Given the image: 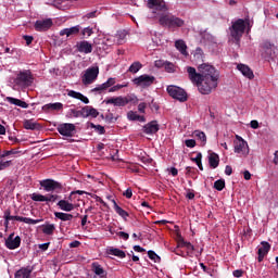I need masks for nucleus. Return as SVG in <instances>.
<instances>
[{
	"instance_id": "obj_33",
	"label": "nucleus",
	"mask_w": 278,
	"mask_h": 278,
	"mask_svg": "<svg viewBox=\"0 0 278 278\" xmlns=\"http://www.w3.org/2000/svg\"><path fill=\"white\" fill-rule=\"evenodd\" d=\"M112 203H113V208L116 212V214H118V216H121L122 218H127L129 216V213L123 210V207L118 206V204L116 203V200H112Z\"/></svg>"
},
{
	"instance_id": "obj_11",
	"label": "nucleus",
	"mask_w": 278,
	"mask_h": 278,
	"mask_svg": "<svg viewBox=\"0 0 278 278\" xmlns=\"http://www.w3.org/2000/svg\"><path fill=\"white\" fill-rule=\"evenodd\" d=\"M4 244L7 249H9L10 251H14V249H18V247H21V237L20 236L14 237V232H12L5 239Z\"/></svg>"
},
{
	"instance_id": "obj_48",
	"label": "nucleus",
	"mask_w": 278,
	"mask_h": 278,
	"mask_svg": "<svg viewBox=\"0 0 278 278\" xmlns=\"http://www.w3.org/2000/svg\"><path fill=\"white\" fill-rule=\"evenodd\" d=\"M10 155H16V150H8L0 153V159L3 160V157H8Z\"/></svg>"
},
{
	"instance_id": "obj_26",
	"label": "nucleus",
	"mask_w": 278,
	"mask_h": 278,
	"mask_svg": "<svg viewBox=\"0 0 278 278\" xmlns=\"http://www.w3.org/2000/svg\"><path fill=\"white\" fill-rule=\"evenodd\" d=\"M175 47L181 55H185V58H188V46L186 45V41L184 39H178L175 41Z\"/></svg>"
},
{
	"instance_id": "obj_23",
	"label": "nucleus",
	"mask_w": 278,
	"mask_h": 278,
	"mask_svg": "<svg viewBox=\"0 0 278 278\" xmlns=\"http://www.w3.org/2000/svg\"><path fill=\"white\" fill-rule=\"evenodd\" d=\"M91 268H92V271L94 273V275H97L98 277H100V278L108 277V271H105L103 269V266H101V264H99L98 262L92 263Z\"/></svg>"
},
{
	"instance_id": "obj_32",
	"label": "nucleus",
	"mask_w": 278,
	"mask_h": 278,
	"mask_svg": "<svg viewBox=\"0 0 278 278\" xmlns=\"http://www.w3.org/2000/svg\"><path fill=\"white\" fill-rule=\"evenodd\" d=\"M193 137L197 138V140L201 141L202 147H205L207 144V136H205V132L201 130L193 131Z\"/></svg>"
},
{
	"instance_id": "obj_42",
	"label": "nucleus",
	"mask_w": 278,
	"mask_h": 278,
	"mask_svg": "<svg viewBox=\"0 0 278 278\" xmlns=\"http://www.w3.org/2000/svg\"><path fill=\"white\" fill-rule=\"evenodd\" d=\"M215 190H218V192L223 191L225 189V180L219 179L214 182Z\"/></svg>"
},
{
	"instance_id": "obj_16",
	"label": "nucleus",
	"mask_w": 278,
	"mask_h": 278,
	"mask_svg": "<svg viewBox=\"0 0 278 278\" xmlns=\"http://www.w3.org/2000/svg\"><path fill=\"white\" fill-rule=\"evenodd\" d=\"M76 50L78 53H85L88 55V53H92V43L86 40L78 41L76 43Z\"/></svg>"
},
{
	"instance_id": "obj_57",
	"label": "nucleus",
	"mask_w": 278,
	"mask_h": 278,
	"mask_svg": "<svg viewBox=\"0 0 278 278\" xmlns=\"http://www.w3.org/2000/svg\"><path fill=\"white\" fill-rule=\"evenodd\" d=\"M124 197H126V199H131V197H134V192L131 191V188H128V189L124 192Z\"/></svg>"
},
{
	"instance_id": "obj_7",
	"label": "nucleus",
	"mask_w": 278,
	"mask_h": 278,
	"mask_svg": "<svg viewBox=\"0 0 278 278\" xmlns=\"http://www.w3.org/2000/svg\"><path fill=\"white\" fill-rule=\"evenodd\" d=\"M233 151L237 155H240V157H247V155H249V143L244 141L242 137L236 135Z\"/></svg>"
},
{
	"instance_id": "obj_28",
	"label": "nucleus",
	"mask_w": 278,
	"mask_h": 278,
	"mask_svg": "<svg viewBox=\"0 0 278 278\" xmlns=\"http://www.w3.org/2000/svg\"><path fill=\"white\" fill-rule=\"evenodd\" d=\"M58 207H60L63 212H73L75 210V204L71 203L68 200H60L56 203Z\"/></svg>"
},
{
	"instance_id": "obj_53",
	"label": "nucleus",
	"mask_w": 278,
	"mask_h": 278,
	"mask_svg": "<svg viewBox=\"0 0 278 278\" xmlns=\"http://www.w3.org/2000/svg\"><path fill=\"white\" fill-rule=\"evenodd\" d=\"M72 114L75 118H79V116L84 117V109H81L80 111L72 110Z\"/></svg>"
},
{
	"instance_id": "obj_31",
	"label": "nucleus",
	"mask_w": 278,
	"mask_h": 278,
	"mask_svg": "<svg viewBox=\"0 0 278 278\" xmlns=\"http://www.w3.org/2000/svg\"><path fill=\"white\" fill-rule=\"evenodd\" d=\"M15 220L20 223H25L26 225H38V223H42V219H31L29 217L15 216Z\"/></svg>"
},
{
	"instance_id": "obj_6",
	"label": "nucleus",
	"mask_w": 278,
	"mask_h": 278,
	"mask_svg": "<svg viewBox=\"0 0 278 278\" xmlns=\"http://www.w3.org/2000/svg\"><path fill=\"white\" fill-rule=\"evenodd\" d=\"M14 84L20 88H28V86H31V84H34V77L31 76V72H20L14 79Z\"/></svg>"
},
{
	"instance_id": "obj_21",
	"label": "nucleus",
	"mask_w": 278,
	"mask_h": 278,
	"mask_svg": "<svg viewBox=\"0 0 278 278\" xmlns=\"http://www.w3.org/2000/svg\"><path fill=\"white\" fill-rule=\"evenodd\" d=\"M237 68L238 71H240L241 75H243V77H247L248 79H253V77H255L253 71L248 65L238 64Z\"/></svg>"
},
{
	"instance_id": "obj_27",
	"label": "nucleus",
	"mask_w": 278,
	"mask_h": 278,
	"mask_svg": "<svg viewBox=\"0 0 278 278\" xmlns=\"http://www.w3.org/2000/svg\"><path fill=\"white\" fill-rule=\"evenodd\" d=\"M67 97H72V99H78V101H81L83 103H86V104L90 103V100L88 99V97L75 90H70L67 92Z\"/></svg>"
},
{
	"instance_id": "obj_47",
	"label": "nucleus",
	"mask_w": 278,
	"mask_h": 278,
	"mask_svg": "<svg viewBox=\"0 0 278 278\" xmlns=\"http://www.w3.org/2000/svg\"><path fill=\"white\" fill-rule=\"evenodd\" d=\"M59 199L58 194H48L46 195V202L47 203H55Z\"/></svg>"
},
{
	"instance_id": "obj_39",
	"label": "nucleus",
	"mask_w": 278,
	"mask_h": 278,
	"mask_svg": "<svg viewBox=\"0 0 278 278\" xmlns=\"http://www.w3.org/2000/svg\"><path fill=\"white\" fill-rule=\"evenodd\" d=\"M140 68H142V63H141V62H134V63L129 66L128 73L136 74V73H138V71H140Z\"/></svg>"
},
{
	"instance_id": "obj_46",
	"label": "nucleus",
	"mask_w": 278,
	"mask_h": 278,
	"mask_svg": "<svg viewBox=\"0 0 278 278\" xmlns=\"http://www.w3.org/2000/svg\"><path fill=\"white\" fill-rule=\"evenodd\" d=\"M122 88H127V84L115 85L109 89V92H118Z\"/></svg>"
},
{
	"instance_id": "obj_59",
	"label": "nucleus",
	"mask_w": 278,
	"mask_h": 278,
	"mask_svg": "<svg viewBox=\"0 0 278 278\" xmlns=\"http://www.w3.org/2000/svg\"><path fill=\"white\" fill-rule=\"evenodd\" d=\"M24 40L26 41V45L29 46L31 42H34V37L25 35Z\"/></svg>"
},
{
	"instance_id": "obj_43",
	"label": "nucleus",
	"mask_w": 278,
	"mask_h": 278,
	"mask_svg": "<svg viewBox=\"0 0 278 278\" xmlns=\"http://www.w3.org/2000/svg\"><path fill=\"white\" fill-rule=\"evenodd\" d=\"M94 34V30H92V27H86L81 30V35L84 38H90Z\"/></svg>"
},
{
	"instance_id": "obj_19",
	"label": "nucleus",
	"mask_w": 278,
	"mask_h": 278,
	"mask_svg": "<svg viewBox=\"0 0 278 278\" xmlns=\"http://www.w3.org/2000/svg\"><path fill=\"white\" fill-rule=\"evenodd\" d=\"M79 31H81V26L76 25L74 27L71 28H64L60 31V36H66L67 38L71 36H77V34H79Z\"/></svg>"
},
{
	"instance_id": "obj_30",
	"label": "nucleus",
	"mask_w": 278,
	"mask_h": 278,
	"mask_svg": "<svg viewBox=\"0 0 278 278\" xmlns=\"http://www.w3.org/2000/svg\"><path fill=\"white\" fill-rule=\"evenodd\" d=\"M128 121H137L138 123H146L147 118L142 115H138V112L129 111L127 113Z\"/></svg>"
},
{
	"instance_id": "obj_60",
	"label": "nucleus",
	"mask_w": 278,
	"mask_h": 278,
	"mask_svg": "<svg viewBox=\"0 0 278 278\" xmlns=\"http://www.w3.org/2000/svg\"><path fill=\"white\" fill-rule=\"evenodd\" d=\"M49 244H51V243L50 242L41 243L38 245V249H40L41 251H47L49 249Z\"/></svg>"
},
{
	"instance_id": "obj_24",
	"label": "nucleus",
	"mask_w": 278,
	"mask_h": 278,
	"mask_svg": "<svg viewBox=\"0 0 278 278\" xmlns=\"http://www.w3.org/2000/svg\"><path fill=\"white\" fill-rule=\"evenodd\" d=\"M88 116H91V118H97V116H99V111L90 105L84 106L83 118H88Z\"/></svg>"
},
{
	"instance_id": "obj_44",
	"label": "nucleus",
	"mask_w": 278,
	"mask_h": 278,
	"mask_svg": "<svg viewBox=\"0 0 278 278\" xmlns=\"http://www.w3.org/2000/svg\"><path fill=\"white\" fill-rule=\"evenodd\" d=\"M201 157H203L202 154L198 153L197 157L192 159V161L195 162V164H197L198 168H200V170H203V164L201 163Z\"/></svg>"
},
{
	"instance_id": "obj_50",
	"label": "nucleus",
	"mask_w": 278,
	"mask_h": 278,
	"mask_svg": "<svg viewBox=\"0 0 278 278\" xmlns=\"http://www.w3.org/2000/svg\"><path fill=\"white\" fill-rule=\"evenodd\" d=\"M185 144L188 149H194V147H197V141L194 139H187L185 140Z\"/></svg>"
},
{
	"instance_id": "obj_41",
	"label": "nucleus",
	"mask_w": 278,
	"mask_h": 278,
	"mask_svg": "<svg viewBox=\"0 0 278 278\" xmlns=\"http://www.w3.org/2000/svg\"><path fill=\"white\" fill-rule=\"evenodd\" d=\"M30 199H31V201H38V202H41V203L47 201V197L42 195L40 193H33L30 195Z\"/></svg>"
},
{
	"instance_id": "obj_36",
	"label": "nucleus",
	"mask_w": 278,
	"mask_h": 278,
	"mask_svg": "<svg viewBox=\"0 0 278 278\" xmlns=\"http://www.w3.org/2000/svg\"><path fill=\"white\" fill-rule=\"evenodd\" d=\"M54 216L55 218H58L59 220H63L64 223L73 220V214L68 213L54 212Z\"/></svg>"
},
{
	"instance_id": "obj_37",
	"label": "nucleus",
	"mask_w": 278,
	"mask_h": 278,
	"mask_svg": "<svg viewBox=\"0 0 278 278\" xmlns=\"http://www.w3.org/2000/svg\"><path fill=\"white\" fill-rule=\"evenodd\" d=\"M53 231H55L54 224H47L42 226V233H45L46 236H53Z\"/></svg>"
},
{
	"instance_id": "obj_51",
	"label": "nucleus",
	"mask_w": 278,
	"mask_h": 278,
	"mask_svg": "<svg viewBox=\"0 0 278 278\" xmlns=\"http://www.w3.org/2000/svg\"><path fill=\"white\" fill-rule=\"evenodd\" d=\"M10 164H12V161H0V170H5V168H10Z\"/></svg>"
},
{
	"instance_id": "obj_9",
	"label": "nucleus",
	"mask_w": 278,
	"mask_h": 278,
	"mask_svg": "<svg viewBox=\"0 0 278 278\" xmlns=\"http://www.w3.org/2000/svg\"><path fill=\"white\" fill-rule=\"evenodd\" d=\"M132 83L139 88H149L155 84V76L143 74L139 77H136Z\"/></svg>"
},
{
	"instance_id": "obj_4",
	"label": "nucleus",
	"mask_w": 278,
	"mask_h": 278,
	"mask_svg": "<svg viewBox=\"0 0 278 278\" xmlns=\"http://www.w3.org/2000/svg\"><path fill=\"white\" fill-rule=\"evenodd\" d=\"M249 27V20L239 18L230 27V36L236 40V45H240V38L244 35V29Z\"/></svg>"
},
{
	"instance_id": "obj_38",
	"label": "nucleus",
	"mask_w": 278,
	"mask_h": 278,
	"mask_svg": "<svg viewBox=\"0 0 278 278\" xmlns=\"http://www.w3.org/2000/svg\"><path fill=\"white\" fill-rule=\"evenodd\" d=\"M109 255H115V257H121V260L125 258V252L116 248L109 249Z\"/></svg>"
},
{
	"instance_id": "obj_49",
	"label": "nucleus",
	"mask_w": 278,
	"mask_h": 278,
	"mask_svg": "<svg viewBox=\"0 0 278 278\" xmlns=\"http://www.w3.org/2000/svg\"><path fill=\"white\" fill-rule=\"evenodd\" d=\"M92 129H96V131H98V134H100V136H102V134H105V128L101 125H94L91 124Z\"/></svg>"
},
{
	"instance_id": "obj_5",
	"label": "nucleus",
	"mask_w": 278,
	"mask_h": 278,
	"mask_svg": "<svg viewBox=\"0 0 278 278\" xmlns=\"http://www.w3.org/2000/svg\"><path fill=\"white\" fill-rule=\"evenodd\" d=\"M260 52L264 60H275L278 54V48L269 41H264L261 43Z\"/></svg>"
},
{
	"instance_id": "obj_13",
	"label": "nucleus",
	"mask_w": 278,
	"mask_h": 278,
	"mask_svg": "<svg viewBox=\"0 0 278 278\" xmlns=\"http://www.w3.org/2000/svg\"><path fill=\"white\" fill-rule=\"evenodd\" d=\"M40 187L43 188L46 192H53V190H60L62 185L55 180L46 179L40 181Z\"/></svg>"
},
{
	"instance_id": "obj_62",
	"label": "nucleus",
	"mask_w": 278,
	"mask_h": 278,
	"mask_svg": "<svg viewBox=\"0 0 278 278\" xmlns=\"http://www.w3.org/2000/svg\"><path fill=\"white\" fill-rule=\"evenodd\" d=\"M79 244H81V242L79 241H73L70 243V248L71 249H77V247H79Z\"/></svg>"
},
{
	"instance_id": "obj_55",
	"label": "nucleus",
	"mask_w": 278,
	"mask_h": 278,
	"mask_svg": "<svg viewBox=\"0 0 278 278\" xmlns=\"http://www.w3.org/2000/svg\"><path fill=\"white\" fill-rule=\"evenodd\" d=\"M84 18L85 20L97 18V11H92V12L87 13L86 15H84Z\"/></svg>"
},
{
	"instance_id": "obj_22",
	"label": "nucleus",
	"mask_w": 278,
	"mask_h": 278,
	"mask_svg": "<svg viewBox=\"0 0 278 278\" xmlns=\"http://www.w3.org/2000/svg\"><path fill=\"white\" fill-rule=\"evenodd\" d=\"M270 251V244L266 241L262 242V245L258 248V262H262L268 252Z\"/></svg>"
},
{
	"instance_id": "obj_54",
	"label": "nucleus",
	"mask_w": 278,
	"mask_h": 278,
	"mask_svg": "<svg viewBox=\"0 0 278 278\" xmlns=\"http://www.w3.org/2000/svg\"><path fill=\"white\" fill-rule=\"evenodd\" d=\"M165 70L167 71V73H175V65L173 63H167L165 65Z\"/></svg>"
},
{
	"instance_id": "obj_14",
	"label": "nucleus",
	"mask_w": 278,
	"mask_h": 278,
	"mask_svg": "<svg viewBox=\"0 0 278 278\" xmlns=\"http://www.w3.org/2000/svg\"><path fill=\"white\" fill-rule=\"evenodd\" d=\"M58 131L61 136L71 138L75 134V126L73 124H61L58 126Z\"/></svg>"
},
{
	"instance_id": "obj_18",
	"label": "nucleus",
	"mask_w": 278,
	"mask_h": 278,
	"mask_svg": "<svg viewBox=\"0 0 278 278\" xmlns=\"http://www.w3.org/2000/svg\"><path fill=\"white\" fill-rule=\"evenodd\" d=\"M116 84V78H109L105 83L98 85L92 89V92H103V90H108V88H112Z\"/></svg>"
},
{
	"instance_id": "obj_34",
	"label": "nucleus",
	"mask_w": 278,
	"mask_h": 278,
	"mask_svg": "<svg viewBox=\"0 0 278 278\" xmlns=\"http://www.w3.org/2000/svg\"><path fill=\"white\" fill-rule=\"evenodd\" d=\"M200 35H201V38L203 40H205L206 42H212L213 45H216L218 42L216 37H214V35H212V34L207 33V30L202 31Z\"/></svg>"
},
{
	"instance_id": "obj_8",
	"label": "nucleus",
	"mask_w": 278,
	"mask_h": 278,
	"mask_svg": "<svg viewBox=\"0 0 278 278\" xmlns=\"http://www.w3.org/2000/svg\"><path fill=\"white\" fill-rule=\"evenodd\" d=\"M167 92L169 97L176 99L177 101H180L181 103H184V101H188V93H186V90H184L182 88L170 85L167 87Z\"/></svg>"
},
{
	"instance_id": "obj_1",
	"label": "nucleus",
	"mask_w": 278,
	"mask_h": 278,
	"mask_svg": "<svg viewBox=\"0 0 278 278\" xmlns=\"http://www.w3.org/2000/svg\"><path fill=\"white\" fill-rule=\"evenodd\" d=\"M188 77L194 86H197L201 94H210L214 89L218 87V77L220 74L214 65L203 63L197 68L187 66Z\"/></svg>"
},
{
	"instance_id": "obj_2",
	"label": "nucleus",
	"mask_w": 278,
	"mask_h": 278,
	"mask_svg": "<svg viewBox=\"0 0 278 278\" xmlns=\"http://www.w3.org/2000/svg\"><path fill=\"white\" fill-rule=\"evenodd\" d=\"M148 8L151 10L152 18H159L162 27H168V29H177V27H184L185 21L168 12V5L164 0H148Z\"/></svg>"
},
{
	"instance_id": "obj_25",
	"label": "nucleus",
	"mask_w": 278,
	"mask_h": 278,
	"mask_svg": "<svg viewBox=\"0 0 278 278\" xmlns=\"http://www.w3.org/2000/svg\"><path fill=\"white\" fill-rule=\"evenodd\" d=\"M160 131V125H157V122H150L143 127V132L151 135V134H157Z\"/></svg>"
},
{
	"instance_id": "obj_35",
	"label": "nucleus",
	"mask_w": 278,
	"mask_h": 278,
	"mask_svg": "<svg viewBox=\"0 0 278 278\" xmlns=\"http://www.w3.org/2000/svg\"><path fill=\"white\" fill-rule=\"evenodd\" d=\"M220 160L218 157V154L216 153H211L208 156V163L211 168H218V164H219Z\"/></svg>"
},
{
	"instance_id": "obj_29",
	"label": "nucleus",
	"mask_w": 278,
	"mask_h": 278,
	"mask_svg": "<svg viewBox=\"0 0 278 278\" xmlns=\"http://www.w3.org/2000/svg\"><path fill=\"white\" fill-rule=\"evenodd\" d=\"M8 103H11V105H17V108H23L24 110H27L29 108V104L27 102L18 100L16 98L7 97Z\"/></svg>"
},
{
	"instance_id": "obj_17",
	"label": "nucleus",
	"mask_w": 278,
	"mask_h": 278,
	"mask_svg": "<svg viewBox=\"0 0 278 278\" xmlns=\"http://www.w3.org/2000/svg\"><path fill=\"white\" fill-rule=\"evenodd\" d=\"M31 273H34V266L22 267L15 271L14 278H31Z\"/></svg>"
},
{
	"instance_id": "obj_10",
	"label": "nucleus",
	"mask_w": 278,
	"mask_h": 278,
	"mask_svg": "<svg viewBox=\"0 0 278 278\" xmlns=\"http://www.w3.org/2000/svg\"><path fill=\"white\" fill-rule=\"evenodd\" d=\"M97 77H99V67H89L85 71L83 84L85 86H90V84H94V81H97Z\"/></svg>"
},
{
	"instance_id": "obj_58",
	"label": "nucleus",
	"mask_w": 278,
	"mask_h": 278,
	"mask_svg": "<svg viewBox=\"0 0 278 278\" xmlns=\"http://www.w3.org/2000/svg\"><path fill=\"white\" fill-rule=\"evenodd\" d=\"M144 110H147V103L142 102L138 105V111L141 113V114H144Z\"/></svg>"
},
{
	"instance_id": "obj_52",
	"label": "nucleus",
	"mask_w": 278,
	"mask_h": 278,
	"mask_svg": "<svg viewBox=\"0 0 278 278\" xmlns=\"http://www.w3.org/2000/svg\"><path fill=\"white\" fill-rule=\"evenodd\" d=\"M5 223L4 225L8 227L10 224V220H16V216L10 215V213L4 214Z\"/></svg>"
},
{
	"instance_id": "obj_45",
	"label": "nucleus",
	"mask_w": 278,
	"mask_h": 278,
	"mask_svg": "<svg viewBox=\"0 0 278 278\" xmlns=\"http://www.w3.org/2000/svg\"><path fill=\"white\" fill-rule=\"evenodd\" d=\"M148 257L152 260V262H160V256L153 251H148Z\"/></svg>"
},
{
	"instance_id": "obj_63",
	"label": "nucleus",
	"mask_w": 278,
	"mask_h": 278,
	"mask_svg": "<svg viewBox=\"0 0 278 278\" xmlns=\"http://www.w3.org/2000/svg\"><path fill=\"white\" fill-rule=\"evenodd\" d=\"M231 173H233V169L231 168V166L227 165L225 168V175H231Z\"/></svg>"
},
{
	"instance_id": "obj_61",
	"label": "nucleus",
	"mask_w": 278,
	"mask_h": 278,
	"mask_svg": "<svg viewBox=\"0 0 278 278\" xmlns=\"http://www.w3.org/2000/svg\"><path fill=\"white\" fill-rule=\"evenodd\" d=\"M250 126L252 129H257L260 127V123L255 119L251 121Z\"/></svg>"
},
{
	"instance_id": "obj_15",
	"label": "nucleus",
	"mask_w": 278,
	"mask_h": 278,
	"mask_svg": "<svg viewBox=\"0 0 278 278\" xmlns=\"http://www.w3.org/2000/svg\"><path fill=\"white\" fill-rule=\"evenodd\" d=\"M52 25H53V21H51V18L38 20L35 23V29L37 31H47V29H51Z\"/></svg>"
},
{
	"instance_id": "obj_64",
	"label": "nucleus",
	"mask_w": 278,
	"mask_h": 278,
	"mask_svg": "<svg viewBox=\"0 0 278 278\" xmlns=\"http://www.w3.org/2000/svg\"><path fill=\"white\" fill-rule=\"evenodd\" d=\"M273 162H274V164H275L276 166H278V151H276V152L274 153V160H273Z\"/></svg>"
},
{
	"instance_id": "obj_56",
	"label": "nucleus",
	"mask_w": 278,
	"mask_h": 278,
	"mask_svg": "<svg viewBox=\"0 0 278 278\" xmlns=\"http://www.w3.org/2000/svg\"><path fill=\"white\" fill-rule=\"evenodd\" d=\"M117 236H119V238H123V240H129V233L125 231H119Z\"/></svg>"
},
{
	"instance_id": "obj_40",
	"label": "nucleus",
	"mask_w": 278,
	"mask_h": 278,
	"mask_svg": "<svg viewBox=\"0 0 278 278\" xmlns=\"http://www.w3.org/2000/svg\"><path fill=\"white\" fill-rule=\"evenodd\" d=\"M24 127L26 129H30L31 131H34V129H36L38 127V124L36 122H34V119H26L24 122Z\"/></svg>"
},
{
	"instance_id": "obj_3",
	"label": "nucleus",
	"mask_w": 278,
	"mask_h": 278,
	"mask_svg": "<svg viewBox=\"0 0 278 278\" xmlns=\"http://www.w3.org/2000/svg\"><path fill=\"white\" fill-rule=\"evenodd\" d=\"M104 103L106 105H114L115 108H125V105L132 103V105H136L138 103V97L136 94L131 93L126 97L118 96L113 97L104 100Z\"/></svg>"
},
{
	"instance_id": "obj_20",
	"label": "nucleus",
	"mask_w": 278,
	"mask_h": 278,
	"mask_svg": "<svg viewBox=\"0 0 278 278\" xmlns=\"http://www.w3.org/2000/svg\"><path fill=\"white\" fill-rule=\"evenodd\" d=\"M43 112H60L64 110V104L62 102L48 103L42 106Z\"/></svg>"
},
{
	"instance_id": "obj_12",
	"label": "nucleus",
	"mask_w": 278,
	"mask_h": 278,
	"mask_svg": "<svg viewBox=\"0 0 278 278\" xmlns=\"http://www.w3.org/2000/svg\"><path fill=\"white\" fill-rule=\"evenodd\" d=\"M178 249H187V252H176L177 255H181V257H186L188 255H192V253H194V245H192V243L185 241L184 239H180L178 241Z\"/></svg>"
}]
</instances>
